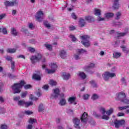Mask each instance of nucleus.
<instances>
[{
  "label": "nucleus",
  "mask_w": 129,
  "mask_h": 129,
  "mask_svg": "<svg viewBox=\"0 0 129 129\" xmlns=\"http://www.w3.org/2000/svg\"><path fill=\"white\" fill-rule=\"evenodd\" d=\"M106 113V109L103 107H100L97 112H94L93 114L95 117H100L102 116V119L108 120L109 119V116L105 114Z\"/></svg>",
  "instance_id": "f257e3e1"
},
{
  "label": "nucleus",
  "mask_w": 129,
  "mask_h": 129,
  "mask_svg": "<svg viewBox=\"0 0 129 129\" xmlns=\"http://www.w3.org/2000/svg\"><path fill=\"white\" fill-rule=\"evenodd\" d=\"M26 84L25 81H21L20 83L15 84L12 87V89L13 93H20L21 92V88Z\"/></svg>",
  "instance_id": "f03ea898"
},
{
  "label": "nucleus",
  "mask_w": 129,
  "mask_h": 129,
  "mask_svg": "<svg viewBox=\"0 0 129 129\" xmlns=\"http://www.w3.org/2000/svg\"><path fill=\"white\" fill-rule=\"evenodd\" d=\"M30 60L32 63H35V62H37V61H40L41 60L42 62H45L46 61V59L45 57L42 56V54L40 53H38L35 56H32L30 57Z\"/></svg>",
  "instance_id": "7ed1b4c3"
},
{
  "label": "nucleus",
  "mask_w": 129,
  "mask_h": 129,
  "mask_svg": "<svg viewBox=\"0 0 129 129\" xmlns=\"http://www.w3.org/2000/svg\"><path fill=\"white\" fill-rule=\"evenodd\" d=\"M89 38L90 37L88 35H83L81 36V39L82 40L81 42L85 47H89V46H90Z\"/></svg>",
  "instance_id": "20e7f679"
},
{
  "label": "nucleus",
  "mask_w": 129,
  "mask_h": 129,
  "mask_svg": "<svg viewBox=\"0 0 129 129\" xmlns=\"http://www.w3.org/2000/svg\"><path fill=\"white\" fill-rule=\"evenodd\" d=\"M115 76V73H111L109 72H105L102 75V77L105 81H108L110 78H113Z\"/></svg>",
  "instance_id": "39448f33"
},
{
  "label": "nucleus",
  "mask_w": 129,
  "mask_h": 129,
  "mask_svg": "<svg viewBox=\"0 0 129 129\" xmlns=\"http://www.w3.org/2000/svg\"><path fill=\"white\" fill-rule=\"evenodd\" d=\"M50 66L51 68V70H49L48 69H46L45 70L46 72H47L48 74H52V73H54L58 66H57V64L56 63H51L50 64Z\"/></svg>",
  "instance_id": "423d86ee"
},
{
  "label": "nucleus",
  "mask_w": 129,
  "mask_h": 129,
  "mask_svg": "<svg viewBox=\"0 0 129 129\" xmlns=\"http://www.w3.org/2000/svg\"><path fill=\"white\" fill-rule=\"evenodd\" d=\"M19 1L18 0H13L11 2L7 1L5 2L4 5L6 7H14L18 6Z\"/></svg>",
  "instance_id": "0eeeda50"
},
{
  "label": "nucleus",
  "mask_w": 129,
  "mask_h": 129,
  "mask_svg": "<svg viewBox=\"0 0 129 129\" xmlns=\"http://www.w3.org/2000/svg\"><path fill=\"white\" fill-rule=\"evenodd\" d=\"M35 18L38 22H42L44 19V13L41 11L37 12L35 15Z\"/></svg>",
  "instance_id": "6e6552de"
},
{
  "label": "nucleus",
  "mask_w": 129,
  "mask_h": 129,
  "mask_svg": "<svg viewBox=\"0 0 129 129\" xmlns=\"http://www.w3.org/2000/svg\"><path fill=\"white\" fill-rule=\"evenodd\" d=\"M17 103L20 106L25 105V106L27 107L33 105V102H25V101L22 100H19Z\"/></svg>",
  "instance_id": "1a4fd4ad"
},
{
  "label": "nucleus",
  "mask_w": 129,
  "mask_h": 129,
  "mask_svg": "<svg viewBox=\"0 0 129 129\" xmlns=\"http://www.w3.org/2000/svg\"><path fill=\"white\" fill-rule=\"evenodd\" d=\"M124 98H125V94L123 92H119L116 95V99L117 100L122 101Z\"/></svg>",
  "instance_id": "9d476101"
},
{
  "label": "nucleus",
  "mask_w": 129,
  "mask_h": 129,
  "mask_svg": "<svg viewBox=\"0 0 129 129\" xmlns=\"http://www.w3.org/2000/svg\"><path fill=\"white\" fill-rule=\"evenodd\" d=\"M53 93L51 94L52 98H57L59 96L60 90L58 88H55L52 90Z\"/></svg>",
  "instance_id": "9b49d317"
},
{
  "label": "nucleus",
  "mask_w": 129,
  "mask_h": 129,
  "mask_svg": "<svg viewBox=\"0 0 129 129\" xmlns=\"http://www.w3.org/2000/svg\"><path fill=\"white\" fill-rule=\"evenodd\" d=\"M101 13V11L99 9H95V16H98V17L97 18V20L99 21V22L102 21H105V19L103 18H101L99 17L100 16Z\"/></svg>",
  "instance_id": "f8f14e48"
},
{
  "label": "nucleus",
  "mask_w": 129,
  "mask_h": 129,
  "mask_svg": "<svg viewBox=\"0 0 129 129\" xmlns=\"http://www.w3.org/2000/svg\"><path fill=\"white\" fill-rule=\"evenodd\" d=\"M73 123H74V126L76 128L80 129V120L77 118H75L73 119Z\"/></svg>",
  "instance_id": "ddd939ff"
},
{
  "label": "nucleus",
  "mask_w": 129,
  "mask_h": 129,
  "mask_svg": "<svg viewBox=\"0 0 129 129\" xmlns=\"http://www.w3.org/2000/svg\"><path fill=\"white\" fill-rule=\"evenodd\" d=\"M59 56L61 59H66L68 57V54L64 50H61L59 51Z\"/></svg>",
  "instance_id": "4468645a"
},
{
  "label": "nucleus",
  "mask_w": 129,
  "mask_h": 129,
  "mask_svg": "<svg viewBox=\"0 0 129 129\" xmlns=\"http://www.w3.org/2000/svg\"><path fill=\"white\" fill-rule=\"evenodd\" d=\"M124 122H125V121H124V120H116V121H115V122H114L115 127L116 128L119 127L120 125H122L124 124Z\"/></svg>",
  "instance_id": "2eb2a0df"
},
{
  "label": "nucleus",
  "mask_w": 129,
  "mask_h": 129,
  "mask_svg": "<svg viewBox=\"0 0 129 129\" xmlns=\"http://www.w3.org/2000/svg\"><path fill=\"white\" fill-rule=\"evenodd\" d=\"M68 102L70 104H74V105H76L77 104V102H76V97H71L68 100Z\"/></svg>",
  "instance_id": "dca6fc26"
},
{
  "label": "nucleus",
  "mask_w": 129,
  "mask_h": 129,
  "mask_svg": "<svg viewBox=\"0 0 129 129\" xmlns=\"http://www.w3.org/2000/svg\"><path fill=\"white\" fill-rule=\"evenodd\" d=\"M87 113L84 112L81 117V120L82 122H86L88 120Z\"/></svg>",
  "instance_id": "f3484780"
},
{
  "label": "nucleus",
  "mask_w": 129,
  "mask_h": 129,
  "mask_svg": "<svg viewBox=\"0 0 129 129\" xmlns=\"http://www.w3.org/2000/svg\"><path fill=\"white\" fill-rule=\"evenodd\" d=\"M62 77L63 80H68L70 79V78L71 77V75H70V74L68 73H63L62 74Z\"/></svg>",
  "instance_id": "a211bd4d"
},
{
  "label": "nucleus",
  "mask_w": 129,
  "mask_h": 129,
  "mask_svg": "<svg viewBox=\"0 0 129 129\" xmlns=\"http://www.w3.org/2000/svg\"><path fill=\"white\" fill-rule=\"evenodd\" d=\"M78 76L81 79H83V80L85 79L87 77L86 74H85V73L82 72H79L78 73Z\"/></svg>",
  "instance_id": "6ab92c4d"
},
{
  "label": "nucleus",
  "mask_w": 129,
  "mask_h": 129,
  "mask_svg": "<svg viewBox=\"0 0 129 129\" xmlns=\"http://www.w3.org/2000/svg\"><path fill=\"white\" fill-rule=\"evenodd\" d=\"M113 16H114V14H113V13H107L105 14V19H107L108 20L109 19H111V18H112V17H113Z\"/></svg>",
  "instance_id": "aec40b11"
},
{
  "label": "nucleus",
  "mask_w": 129,
  "mask_h": 129,
  "mask_svg": "<svg viewBox=\"0 0 129 129\" xmlns=\"http://www.w3.org/2000/svg\"><path fill=\"white\" fill-rule=\"evenodd\" d=\"M94 67H95V64L94 63H91L88 66L85 67L84 70L87 72H89L90 68H94Z\"/></svg>",
  "instance_id": "412c9836"
},
{
  "label": "nucleus",
  "mask_w": 129,
  "mask_h": 129,
  "mask_svg": "<svg viewBox=\"0 0 129 129\" xmlns=\"http://www.w3.org/2000/svg\"><path fill=\"white\" fill-rule=\"evenodd\" d=\"M120 110H123L124 109H126L125 112L127 114L129 113V106H125L123 107H118Z\"/></svg>",
  "instance_id": "4be33fe9"
},
{
  "label": "nucleus",
  "mask_w": 129,
  "mask_h": 129,
  "mask_svg": "<svg viewBox=\"0 0 129 129\" xmlns=\"http://www.w3.org/2000/svg\"><path fill=\"white\" fill-rule=\"evenodd\" d=\"M76 52L77 54H79V55H80V54H85L86 53V50L83 49H79L76 50Z\"/></svg>",
  "instance_id": "5701e85b"
},
{
  "label": "nucleus",
  "mask_w": 129,
  "mask_h": 129,
  "mask_svg": "<svg viewBox=\"0 0 129 129\" xmlns=\"http://www.w3.org/2000/svg\"><path fill=\"white\" fill-rule=\"evenodd\" d=\"M19 46H16V48H8L7 49V52L8 53H15L17 51V49L19 48Z\"/></svg>",
  "instance_id": "b1692460"
},
{
  "label": "nucleus",
  "mask_w": 129,
  "mask_h": 129,
  "mask_svg": "<svg viewBox=\"0 0 129 129\" xmlns=\"http://www.w3.org/2000/svg\"><path fill=\"white\" fill-rule=\"evenodd\" d=\"M85 24L86 23L84 19L81 18L79 22L80 27H84V25H85Z\"/></svg>",
  "instance_id": "393cba45"
},
{
  "label": "nucleus",
  "mask_w": 129,
  "mask_h": 129,
  "mask_svg": "<svg viewBox=\"0 0 129 129\" xmlns=\"http://www.w3.org/2000/svg\"><path fill=\"white\" fill-rule=\"evenodd\" d=\"M123 52H124V53H125L126 54H127V53H128L129 52V49L128 48H126V47L124 45H122L120 46Z\"/></svg>",
  "instance_id": "a878e982"
},
{
  "label": "nucleus",
  "mask_w": 129,
  "mask_h": 129,
  "mask_svg": "<svg viewBox=\"0 0 129 129\" xmlns=\"http://www.w3.org/2000/svg\"><path fill=\"white\" fill-rule=\"evenodd\" d=\"M45 109L44 107V105L43 104H40L38 107V111L39 112H42Z\"/></svg>",
  "instance_id": "bb28decb"
},
{
  "label": "nucleus",
  "mask_w": 129,
  "mask_h": 129,
  "mask_svg": "<svg viewBox=\"0 0 129 129\" xmlns=\"http://www.w3.org/2000/svg\"><path fill=\"white\" fill-rule=\"evenodd\" d=\"M112 113H113V108H110L108 110L106 111V114L108 116H109Z\"/></svg>",
  "instance_id": "cd10ccee"
},
{
  "label": "nucleus",
  "mask_w": 129,
  "mask_h": 129,
  "mask_svg": "<svg viewBox=\"0 0 129 129\" xmlns=\"http://www.w3.org/2000/svg\"><path fill=\"white\" fill-rule=\"evenodd\" d=\"M116 35V37H117V38H119V37H123V36H125V35H126V33H118L117 32L115 34Z\"/></svg>",
  "instance_id": "c85d7f7f"
},
{
  "label": "nucleus",
  "mask_w": 129,
  "mask_h": 129,
  "mask_svg": "<svg viewBox=\"0 0 129 129\" xmlns=\"http://www.w3.org/2000/svg\"><path fill=\"white\" fill-rule=\"evenodd\" d=\"M120 56H121V53H120V52H116L113 53V57L116 59H117V58H119Z\"/></svg>",
  "instance_id": "c756f323"
},
{
  "label": "nucleus",
  "mask_w": 129,
  "mask_h": 129,
  "mask_svg": "<svg viewBox=\"0 0 129 129\" xmlns=\"http://www.w3.org/2000/svg\"><path fill=\"white\" fill-rule=\"evenodd\" d=\"M85 20L86 21H88L89 23H90L93 21V17L91 16H86Z\"/></svg>",
  "instance_id": "7c9ffc66"
},
{
  "label": "nucleus",
  "mask_w": 129,
  "mask_h": 129,
  "mask_svg": "<svg viewBox=\"0 0 129 129\" xmlns=\"http://www.w3.org/2000/svg\"><path fill=\"white\" fill-rule=\"evenodd\" d=\"M113 8L115 10H117L118 8H119V4H118V2H114V4L113 5Z\"/></svg>",
  "instance_id": "2f4dec72"
},
{
  "label": "nucleus",
  "mask_w": 129,
  "mask_h": 129,
  "mask_svg": "<svg viewBox=\"0 0 129 129\" xmlns=\"http://www.w3.org/2000/svg\"><path fill=\"white\" fill-rule=\"evenodd\" d=\"M59 104L61 105H66V100L65 98H62L59 102Z\"/></svg>",
  "instance_id": "473e14b6"
},
{
  "label": "nucleus",
  "mask_w": 129,
  "mask_h": 129,
  "mask_svg": "<svg viewBox=\"0 0 129 129\" xmlns=\"http://www.w3.org/2000/svg\"><path fill=\"white\" fill-rule=\"evenodd\" d=\"M11 34H12V35H14V36H17V35H18V32H17V30H16V29L12 28Z\"/></svg>",
  "instance_id": "72a5a7b5"
},
{
  "label": "nucleus",
  "mask_w": 129,
  "mask_h": 129,
  "mask_svg": "<svg viewBox=\"0 0 129 129\" xmlns=\"http://www.w3.org/2000/svg\"><path fill=\"white\" fill-rule=\"evenodd\" d=\"M120 17H121V13L120 12H117L115 14V19L119 20L120 19Z\"/></svg>",
  "instance_id": "f704fd0d"
},
{
  "label": "nucleus",
  "mask_w": 129,
  "mask_h": 129,
  "mask_svg": "<svg viewBox=\"0 0 129 129\" xmlns=\"http://www.w3.org/2000/svg\"><path fill=\"white\" fill-rule=\"evenodd\" d=\"M44 46L46 48V49H47V50H49V51H51V50H52V46L50 44L46 43Z\"/></svg>",
  "instance_id": "c9c22d12"
},
{
  "label": "nucleus",
  "mask_w": 129,
  "mask_h": 129,
  "mask_svg": "<svg viewBox=\"0 0 129 129\" xmlns=\"http://www.w3.org/2000/svg\"><path fill=\"white\" fill-rule=\"evenodd\" d=\"M33 79L36 80H41V77L37 74H34L33 76Z\"/></svg>",
  "instance_id": "e433bc0d"
},
{
  "label": "nucleus",
  "mask_w": 129,
  "mask_h": 129,
  "mask_svg": "<svg viewBox=\"0 0 129 129\" xmlns=\"http://www.w3.org/2000/svg\"><path fill=\"white\" fill-rule=\"evenodd\" d=\"M99 97V96H98L97 94H93V95L92 96V99L93 100H96V99H98V98Z\"/></svg>",
  "instance_id": "4c0bfd02"
},
{
  "label": "nucleus",
  "mask_w": 129,
  "mask_h": 129,
  "mask_svg": "<svg viewBox=\"0 0 129 129\" xmlns=\"http://www.w3.org/2000/svg\"><path fill=\"white\" fill-rule=\"evenodd\" d=\"M29 99L31 100H38V98L34 97L32 94L29 95Z\"/></svg>",
  "instance_id": "58836bf2"
},
{
  "label": "nucleus",
  "mask_w": 129,
  "mask_h": 129,
  "mask_svg": "<svg viewBox=\"0 0 129 129\" xmlns=\"http://www.w3.org/2000/svg\"><path fill=\"white\" fill-rule=\"evenodd\" d=\"M49 84L52 86H54L57 84V83L53 80H50L49 81Z\"/></svg>",
  "instance_id": "ea45409f"
},
{
  "label": "nucleus",
  "mask_w": 129,
  "mask_h": 129,
  "mask_svg": "<svg viewBox=\"0 0 129 129\" xmlns=\"http://www.w3.org/2000/svg\"><path fill=\"white\" fill-rule=\"evenodd\" d=\"M29 123H35V122H37V120L33 118H30L29 120Z\"/></svg>",
  "instance_id": "a19ab883"
},
{
  "label": "nucleus",
  "mask_w": 129,
  "mask_h": 129,
  "mask_svg": "<svg viewBox=\"0 0 129 129\" xmlns=\"http://www.w3.org/2000/svg\"><path fill=\"white\" fill-rule=\"evenodd\" d=\"M74 58H75L76 60H80V59H81V57H80L79 54H75L74 55Z\"/></svg>",
  "instance_id": "79ce46f5"
},
{
  "label": "nucleus",
  "mask_w": 129,
  "mask_h": 129,
  "mask_svg": "<svg viewBox=\"0 0 129 129\" xmlns=\"http://www.w3.org/2000/svg\"><path fill=\"white\" fill-rule=\"evenodd\" d=\"M44 26H45V27H46V28H48V29H50V28H51V25L47 21L44 22Z\"/></svg>",
  "instance_id": "37998d69"
},
{
  "label": "nucleus",
  "mask_w": 129,
  "mask_h": 129,
  "mask_svg": "<svg viewBox=\"0 0 129 129\" xmlns=\"http://www.w3.org/2000/svg\"><path fill=\"white\" fill-rule=\"evenodd\" d=\"M122 102H123L124 103H125L126 104H129V100H128V99H127V98L123 99Z\"/></svg>",
  "instance_id": "c03bdc74"
},
{
  "label": "nucleus",
  "mask_w": 129,
  "mask_h": 129,
  "mask_svg": "<svg viewBox=\"0 0 129 129\" xmlns=\"http://www.w3.org/2000/svg\"><path fill=\"white\" fill-rule=\"evenodd\" d=\"M83 98L85 100H86V99H88L89 98V95L85 94L83 96Z\"/></svg>",
  "instance_id": "a18cd8bd"
},
{
  "label": "nucleus",
  "mask_w": 129,
  "mask_h": 129,
  "mask_svg": "<svg viewBox=\"0 0 129 129\" xmlns=\"http://www.w3.org/2000/svg\"><path fill=\"white\" fill-rule=\"evenodd\" d=\"M70 38H71V39H72V40L73 42H75V41H76V40H77L76 39V38L75 37V36H74V35H70Z\"/></svg>",
  "instance_id": "49530a36"
},
{
  "label": "nucleus",
  "mask_w": 129,
  "mask_h": 129,
  "mask_svg": "<svg viewBox=\"0 0 129 129\" xmlns=\"http://www.w3.org/2000/svg\"><path fill=\"white\" fill-rule=\"evenodd\" d=\"M1 129H8V128H9V127L6 124H1Z\"/></svg>",
  "instance_id": "de8ad7c7"
},
{
  "label": "nucleus",
  "mask_w": 129,
  "mask_h": 129,
  "mask_svg": "<svg viewBox=\"0 0 129 129\" xmlns=\"http://www.w3.org/2000/svg\"><path fill=\"white\" fill-rule=\"evenodd\" d=\"M28 27L30 29V30H33V29H34V28H35L34 24H33L32 23H29L28 24Z\"/></svg>",
  "instance_id": "09e8293b"
},
{
  "label": "nucleus",
  "mask_w": 129,
  "mask_h": 129,
  "mask_svg": "<svg viewBox=\"0 0 129 129\" xmlns=\"http://www.w3.org/2000/svg\"><path fill=\"white\" fill-rule=\"evenodd\" d=\"M28 50L31 53H34V52H35V48L33 47H28Z\"/></svg>",
  "instance_id": "8fccbe9b"
},
{
  "label": "nucleus",
  "mask_w": 129,
  "mask_h": 129,
  "mask_svg": "<svg viewBox=\"0 0 129 129\" xmlns=\"http://www.w3.org/2000/svg\"><path fill=\"white\" fill-rule=\"evenodd\" d=\"M25 113L27 115H30V114H33V112L29 110H27L25 111Z\"/></svg>",
  "instance_id": "3c124183"
},
{
  "label": "nucleus",
  "mask_w": 129,
  "mask_h": 129,
  "mask_svg": "<svg viewBox=\"0 0 129 129\" xmlns=\"http://www.w3.org/2000/svg\"><path fill=\"white\" fill-rule=\"evenodd\" d=\"M6 14H1L0 15V23L1 22V21L3 20V19H4V18L6 17Z\"/></svg>",
  "instance_id": "603ef678"
},
{
  "label": "nucleus",
  "mask_w": 129,
  "mask_h": 129,
  "mask_svg": "<svg viewBox=\"0 0 129 129\" xmlns=\"http://www.w3.org/2000/svg\"><path fill=\"white\" fill-rule=\"evenodd\" d=\"M90 83L91 84V85L93 87H95L96 86V84L93 81H91L90 82Z\"/></svg>",
  "instance_id": "864d4df0"
},
{
  "label": "nucleus",
  "mask_w": 129,
  "mask_h": 129,
  "mask_svg": "<svg viewBox=\"0 0 129 129\" xmlns=\"http://www.w3.org/2000/svg\"><path fill=\"white\" fill-rule=\"evenodd\" d=\"M20 99H21V98L20 97V96H16V97H14V100L15 101H18L20 100Z\"/></svg>",
  "instance_id": "5fc2aeb1"
},
{
  "label": "nucleus",
  "mask_w": 129,
  "mask_h": 129,
  "mask_svg": "<svg viewBox=\"0 0 129 129\" xmlns=\"http://www.w3.org/2000/svg\"><path fill=\"white\" fill-rule=\"evenodd\" d=\"M11 69H12V70H14V69H15V62L14 61H11Z\"/></svg>",
  "instance_id": "6e6d98bb"
},
{
  "label": "nucleus",
  "mask_w": 129,
  "mask_h": 129,
  "mask_svg": "<svg viewBox=\"0 0 129 129\" xmlns=\"http://www.w3.org/2000/svg\"><path fill=\"white\" fill-rule=\"evenodd\" d=\"M3 33L5 35L8 34V31L7 30V28H4L3 29Z\"/></svg>",
  "instance_id": "4d7b16f0"
},
{
  "label": "nucleus",
  "mask_w": 129,
  "mask_h": 129,
  "mask_svg": "<svg viewBox=\"0 0 129 129\" xmlns=\"http://www.w3.org/2000/svg\"><path fill=\"white\" fill-rule=\"evenodd\" d=\"M32 87V86L30 85H26L24 86V88L25 89H29V88H31Z\"/></svg>",
  "instance_id": "13d9d810"
},
{
  "label": "nucleus",
  "mask_w": 129,
  "mask_h": 129,
  "mask_svg": "<svg viewBox=\"0 0 129 129\" xmlns=\"http://www.w3.org/2000/svg\"><path fill=\"white\" fill-rule=\"evenodd\" d=\"M72 18L74 19V20H76L77 19V16H76V15H75L74 13L72 14Z\"/></svg>",
  "instance_id": "bf43d9fd"
},
{
  "label": "nucleus",
  "mask_w": 129,
  "mask_h": 129,
  "mask_svg": "<svg viewBox=\"0 0 129 129\" xmlns=\"http://www.w3.org/2000/svg\"><path fill=\"white\" fill-rule=\"evenodd\" d=\"M69 29H70V31H74V30H75L76 28L75 26H70Z\"/></svg>",
  "instance_id": "052dcab7"
},
{
  "label": "nucleus",
  "mask_w": 129,
  "mask_h": 129,
  "mask_svg": "<svg viewBox=\"0 0 129 129\" xmlns=\"http://www.w3.org/2000/svg\"><path fill=\"white\" fill-rule=\"evenodd\" d=\"M27 94H28V93L27 92L22 93L21 94V96L22 97H26V96H27Z\"/></svg>",
  "instance_id": "680f3d73"
},
{
  "label": "nucleus",
  "mask_w": 129,
  "mask_h": 129,
  "mask_svg": "<svg viewBox=\"0 0 129 129\" xmlns=\"http://www.w3.org/2000/svg\"><path fill=\"white\" fill-rule=\"evenodd\" d=\"M43 88L45 90H47L49 88V86L48 85H45L44 86H43Z\"/></svg>",
  "instance_id": "e2e57ef3"
},
{
  "label": "nucleus",
  "mask_w": 129,
  "mask_h": 129,
  "mask_svg": "<svg viewBox=\"0 0 129 129\" xmlns=\"http://www.w3.org/2000/svg\"><path fill=\"white\" fill-rule=\"evenodd\" d=\"M117 116H124V113L122 112H119L117 114Z\"/></svg>",
  "instance_id": "0e129e2a"
},
{
  "label": "nucleus",
  "mask_w": 129,
  "mask_h": 129,
  "mask_svg": "<svg viewBox=\"0 0 129 129\" xmlns=\"http://www.w3.org/2000/svg\"><path fill=\"white\" fill-rule=\"evenodd\" d=\"M5 111H6V110L4 108H2L0 109L1 113H4Z\"/></svg>",
  "instance_id": "69168bd1"
},
{
  "label": "nucleus",
  "mask_w": 129,
  "mask_h": 129,
  "mask_svg": "<svg viewBox=\"0 0 129 129\" xmlns=\"http://www.w3.org/2000/svg\"><path fill=\"white\" fill-rule=\"evenodd\" d=\"M121 81L122 83H125V79L124 78H122Z\"/></svg>",
  "instance_id": "338daca9"
},
{
  "label": "nucleus",
  "mask_w": 129,
  "mask_h": 129,
  "mask_svg": "<svg viewBox=\"0 0 129 129\" xmlns=\"http://www.w3.org/2000/svg\"><path fill=\"white\" fill-rule=\"evenodd\" d=\"M33 128V125H32L31 124H29L27 126V128L28 129H32Z\"/></svg>",
  "instance_id": "774afa93"
}]
</instances>
